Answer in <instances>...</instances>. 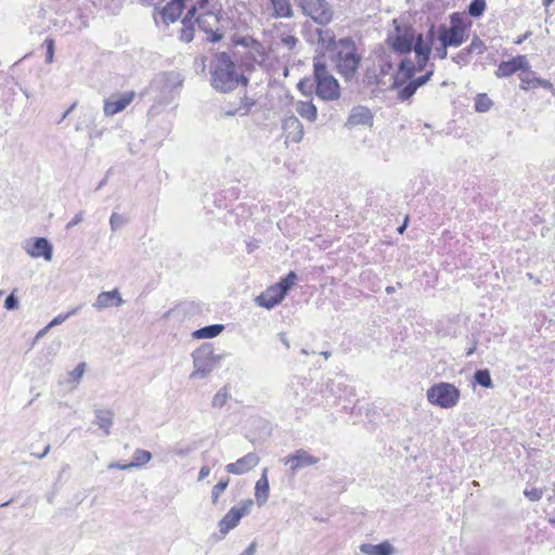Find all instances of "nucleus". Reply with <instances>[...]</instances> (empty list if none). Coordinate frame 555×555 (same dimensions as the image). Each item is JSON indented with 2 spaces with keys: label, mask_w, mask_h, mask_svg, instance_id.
<instances>
[{
  "label": "nucleus",
  "mask_w": 555,
  "mask_h": 555,
  "mask_svg": "<svg viewBox=\"0 0 555 555\" xmlns=\"http://www.w3.org/2000/svg\"><path fill=\"white\" fill-rule=\"evenodd\" d=\"M306 15L320 25L328 24L333 18V10L326 0H296Z\"/></svg>",
  "instance_id": "9d476101"
},
{
  "label": "nucleus",
  "mask_w": 555,
  "mask_h": 555,
  "mask_svg": "<svg viewBox=\"0 0 555 555\" xmlns=\"http://www.w3.org/2000/svg\"><path fill=\"white\" fill-rule=\"evenodd\" d=\"M85 371H86V363L81 362L70 372V376L73 377L74 380H78L82 377V375L85 374Z\"/></svg>",
  "instance_id": "09e8293b"
},
{
  "label": "nucleus",
  "mask_w": 555,
  "mask_h": 555,
  "mask_svg": "<svg viewBox=\"0 0 555 555\" xmlns=\"http://www.w3.org/2000/svg\"><path fill=\"white\" fill-rule=\"evenodd\" d=\"M185 1L186 0L167 1L163 8H159L163 21L166 24L175 23L182 14Z\"/></svg>",
  "instance_id": "412c9836"
},
{
  "label": "nucleus",
  "mask_w": 555,
  "mask_h": 555,
  "mask_svg": "<svg viewBox=\"0 0 555 555\" xmlns=\"http://www.w3.org/2000/svg\"><path fill=\"white\" fill-rule=\"evenodd\" d=\"M528 76H529V74H525V75L520 76L521 88L525 89V90H527L530 87H532V79H529Z\"/></svg>",
  "instance_id": "603ef678"
},
{
  "label": "nucleus",
  "mask_w": 555,
  "mask_h": 555,
  "mask_svg": "<svg viewBox=\"0 0 555 555\" xmlns=\"http://www.w3.org/2000/svg\"><path fill=\"white\" fill-rule=\"evenodd\" d=\"M135 96L134 91H128L122 94L112 95L104 102V114L106 116H114L120 112H122L130 103L133 101Z\"/></svg>",
  "instance_id": "2eb2a0df"
},
{
  "label": "nucleus",
  "mask_w": 555,
  "mask_h": 555,
  "mask_svg": "<svg viewBox=\"0 0 555 555\" xmlns=\"http://www.w3.org/2000/svg\"><path fill=\"white\" fill-rule=\"evenodd\" d=\"M372 120L373 116L367 107L357 106L352 109L351 114L349 115L347 124L350 126H365L371 125Z\"/></svg>",
  "instance_id": "5701e85b"
},
{
  "label": "nucleus",
  "mask_w": 555,
  "mask_h": 555,
  "mask_svg": "<svg viewBox=\"0 0 555 555\" xmlns=\"http://www.w3.org/2000/svg\"><path fill=\"white\" fill-rule=\"evenodd\" d=\"M279 337H280L281 343L288 349L291 346H289V341H288V339L286 337V334L285 333H280Z\"/></svg>",
  "instance_id": "680f3d73"
},
{
  "label": "nucleus",
  "mask_w": 555,
  "mask_h": 555,
  "mask_svg": "<svg viewBox=\"0 0 555 555\" xmlns=\"http://www.w3.org/2000/svg\"><path fill=\"white\" fill-rule=\"evenodd\" d=\"M124 300L118 292V289H113L109 292H102L98 295L93 307L96 309H104L112 306H121Z\"/></svg>",
  "instance_id": "4be33fe9"
},
{
  "label": "nucleus",
  "mask_w": 555,
  "mask_h": 555,
  "mask_svg": "<svg viewBox=\"0 0 555 555\" xmlns=\"http://www.w3.org/2000/svg\"><path fill=\"white\" fill-rule=\"evenodd\" d=\"M195 9H190L182 20V28L180 31V39L184 42H191L194 38V24Z\"/></svg>",
  "instance_id": "b1692460"
},
{
  "label": "nucleus",
  "mask_w": 555,
  "mask_h": 555,
  "mask_svg": "<svg viewBox=\"0 0 555 555\" xmlns=\"http://www.w3.org/2000/svg\"><path fill=\"white\" fill-rule=\"evenodd\" d=\"M211 87L221 93L235 90L238 85L247 87L249 79L235 64L227 52H218L214 55L210 65Z\"/></svg>",
  "instance_id": "f257e3e1"
},
{
  "label": "nucleus",
  "mask_w": 555,
  "mask_h": 555,
  "mask_svg": "<svg viewBox=\"0 0 555 555\" xmlns=\"http://www.w3.org/2000/svg\"><path fill=\"white\" fill-rule=\"evenodd\" d=\"M80 309V307H76L72 309L70 311L56 315L49 324L48 327L52 328L56 325L62 324L65 320H67L69 317L77 313V311Z\"/></svg>",
  "instance_id": "79ce46f5"
},
{
  "label": "nucleus",
  "mask_w": 555,
  "mask_h": 555,
  "mask_svg": "<svg viewBox=\"0 0 555 555\" xmlns=\"http://www.w3.org/2000/svg\"><path fill=\"white\" fill-rule=\"evenodd\" d=\"M284 298L285 295L281 292V289L273 285L268 287L266 292L259 295L256 298V301L260 307L272 309L273 307L279 305Z\"/></svg>",
  "instance_id": "aec40b11"
},
{
  "label": "nucleus",
  "mask_w": 555,
  "mask_h": 555,
  "mask_svg": "<svg viewBox=\"0 0 555 555\" xmlns=\"http://www.w3.org/2000/svg\"><path fill=\"white\" fill-rule=\"evenodd\" d=\"M76 102L72 104V106L63 114L61 121L64 120L73 112V109L76 107Z\"/></svg>",
  "instance_id": "0e129e2a"
},
{
  "label": "nucleus",
  "mask_w": 555,
  "mask_h": 555,
  "mask_svg": "<svg viewBox=\"0 0 555 555\" xmlns=\"http://www.w3.org/2000/svg\"><path fill=\"white\" fill-rule=\"evenodd\" d=\"M44 44L47 47L46 62L47 63H52L53 62V55H54V40L51 39V38H48V39L44 40Z\"/></svg>",
  "instance_id": "a18cd8bd"
},
{
  "label": "nucleus",
  "mask_w": 555,
  "mask_h": 555,
  "mask_svg": "<svg viewBox=\"0 0 555 555\" xmlns=\"http://www.w3.org/2000/svg\"><path fill=\"white\" fill-rule=\"evenodd\" d=\"M469 60L470 53L467 51V48H464L455 56H453V61L461 66L467 65Z\"/></svg>",
  "instance_id": "37998d69"
},
{
  "label": "nucleus",
  "mask_w": 555,
  "mask_h": 555,
  "mask_svg": "<svg viewBox=\"0 0 555 555\" xmlns=\"http://www.w3.org/2000/svg\"><path fill=\"white\" fill-rule=\"evenodd\" d=\"M223 330L224 326L222 324H211L196 330L193 332L192 336L196 339L214 338L217 337Z\"/></svg>",
  "instance_id": "c85d7f7f"
},
{
  "label": "nucleus",
  "mask_w": 555,
  "mask_h": 555,
  "mask_svg": "<svg viewBox=\"0 0 555 555\" xmlns=\"http://www.w3.org/2000/svg\"><path fill=\"white\" fill-rule=\"evenodd\" d=\"M361 56L357 52L354 41L349 38L338 40V50L335 55L337 73L346 80L350 81L356 76Z\"/></svg>",
  "instance_id": "39448f33"
},
{
  "label": "nucleus",
  "mask_w": 555,
  "mask_h": 555,
  "mask_svg": "<svg viewBox=\"0 0 555 555\" xmlns=\"http://www.w3.org/2000/svg\"><path fill=\"white\" fill-rule=\"evenodd\" d=\"M24 249L31 258L42 257L50 261L53 257V246L46 237H35L31 244L26 242Z\"/></svg>",
  "instance_id": "dca6fc26"
},
{
  "label": "nucleus",
  "mask_w": 555,
  "mask_h": 555,
  "mask_svg": "<svg viewBox=\"0 0 555 555\" xmlns=\"http://www.w3.org/2000/svg\"><path fill=\"white\" fill-rule=\"evenodd\" d=\"M18 307V299L14 295V293H11L4 300V308L7 310H14Z\"/></svg>",
  "instance_id": "49530a36"
},
{
  "label": "nucleus",
  "mask_w": 555,
  "mask_h": 555,
  "mask_svg": "<svg viewBox=\"0 0 555 555\" xmlns=\"http://www.w3.org/2000/svg\"><path fill=\"white\" fill-rule=\"evenodd\" d=\"M486 8V0H472L467 8V13L472 17L478 18L483 15Z\"/></svg>",
  "instance_id": "2f4dec72"
},
{
  "label": "nucleus",
  "mask_w": 555,
  "mask_h": 555,
  "mask_svg": "<svg viewBox=\"0 0 555 555\" xmlns=\"http://www.w3.org/2000/svg\"><path fill=\"white\" fill-rule=\"evenodd\" d=\"M296 280L297 274L291 271L284 279L276 283L275 286L279 287L281 292L286 296V294L292 288Z\"/></svg>",
  "instance_id": "72a5a7b5"
},
{
  "label": "nucleus",
  "mask_w": 555,
  "mask_h": 555,
  "mask_svg": "<svg viewBox=\"0 0 555 555\" xmlns=\"http://www.w3.org/2000/svg\"><path fill=\"white\" fill-rule=\"evenodd\" d=\"M524 494L525 496L532 501V502H535V501H539L541 498H542V494H543V491L541 489H538V488H532V489H526L524 491Z\"/></svg>",
  "instance_id": "c03bdc74"
},
{
  "label": "nucleus",
  "mask_w": 555,
  "mask_h": 555,
  "mask_svg": "<svg viewBox=\"0 0 555 555\" xmlns=\"http://www.w3.org/2000/svg\"><path fill=\"white\" fill-rule=\"evenodd\" d=\"M305 85H306V82L304 80L299 81V83H298V89L301 90L302 92H305L304 89H306Z\"/></svg>",
  "instance_id": "69168bd1"
},
{
  "label": "nucleus",
  "mask_w": 555,
  "mask_h": 555,
  "mask_svg": "<svg viewBox=\"0 0 555 555\" xmlns=\"http://www.w3.org/2000/svg\"><path fill=\"white\" fill-rule=\"evenodd\" d=\"M438 40L444 47H460L468 39V25L461 13L456 12L450 16V26L440 25L438 28Z\"/></svg>",
  "instance_id": "423d86ee"
},
{
  "label": "nucleus",
  "mask_w": 555,
  "mask_h": 555,
  "mask_svg": "<svg viewBox=\"0 0 555 555\" xmlns=\"http://www.w3.org/2000/svg\"><path fill=\"white\" fill-rule=\"evenodd\" d=\"M492 105V101L487 96V94H478L475 101V109L479 113H485L490 109Z\"/></svg>",
  "instance_id": "c9c22d12"
},
{
  "label": "nucleus",
  "mask_w": 555,
  "mask_h": 555,
  "mask_svg": "<svg viewBox=\"0 0 555 555\" xmlns=\"http://www.w3.org/2000/svg\"><path fill=\"white\" fill-rule=\"evenodd\" d=\"M254 105H255V102L253 100H250L247 96H244L241 100V106L235 111L228 112L227 115L233 116L235 114H238L241 116H246Z\"/></svg>",
  "instance_id": "f704fd0d"
},
{
  "label": "nucleus",
  "mask_w": 555,
  "mask_h": 555,
  "mask_svg": "<svg viewBox=\"0 0 555 555\" xmlns=\"http://www.w3.org/2000/svg\"><path fill=\"white\" fill-rule=\"evenodd\" d=\"M475 383L478 385L485 387V388H491L492 387V379L490 372L488 370H477L474 374Z\"/></svg>",
  "instance_id": "473e14b6"
},
{
  "label": "nucleus",
  "mask_w": 555,
  "mask_h": 555,
  "mask_svg": "<svg viewBox=\"0 0 555 555\" xmlns=\"http://www.w3.org/2000/svg\"><path fill=\"white\" fill-rule=\"evenodd\" d=\"M267 473H268V469L264 468L262 470L261 477L259 478V480L256 482V486H255V496H256L257 504L259 506H262L268 501V496H269V481H268Z\"/></svg>",
  "instance_id": "393cba45"
},
{
  "label": "nucleus",
  "mask_w": 555,
  "mask_h": 555,
  "mask_svg": "<svg viewBox=\"0 0 555 555\" xmlns=\"http://www.w3.org/2000/svg\"><path fill=\"white\" fill-rule=\"evenodd\" d=\"M50 327L44 326L43 328H41L37 335H36V339H40L41 337H43L48 332H49Z\"/></svg>",
  "instance_id": "e2e57ef3"
},
{
  "label": "nucleus",
  "mask_w": 555,
  "mask_h": 555,
  "mask_svg": "<svg viewBox=\"0 0 555 555\" xmlns=\"http://www.w3.org/2000/svg\"><path fill=\"white\" fill-rule=\"evenodd\" d=\"M151 459H152V453L150 451L137 449L133 452V459L130 463H128V466H132V468L141 467V466L145 465L146 463H149L151 461Z\"/></svg>",
  "instance_id": "7c9ffc66"
},
{
  "label": "nucleus",
  "mask_w": 555,
  "mask_h": 555,
  "mask_svg": "<svg viewBox=\"0 0 555 555\" xmlns=\"http://www.w3.org/2000/svg\"><path fill=\"white\" fill-rule=\"evenodd\" d=\"M319 457L313 456L305 449H298L294 453L281 459V462L289 466L293 476L304 467L312 466L319 463Z\"/></svg>",
  "instance_id": "ddd939ff"
},
{
  "label": "nucleus",
  "mask_w": 555,
  "mask_h": 555,
  "mask_svg": "<svg viewBox=\"0 0 555 555\" xmlns=\"http://www.w3.org/2000/svg\"><path fill=\"white\" fill-rule=\"evenodd\" d=\"M127 222V219L117 212H113L109 218V225L112 231H117L118 229L122 228Z\"/></svg>",
  "instance_id": "ea45409f"
},
{
  "label": "nucleus",
  "mask_w": 555,
  "mask_h": 555,
  "mask_svg": "<svg viewBox=\"0 0 555 555\" xmlns=\"http://www.w3.org/2000/svg\"><path fill=\"white\" fill-rule=\"evenodd\" d=\"M321 354L325 358V359H328L331 357V352L330 351H323L321 352Z\"/></svg>",
  "instance_id": "774afa93"
},
{
  "label": "nucleus",
  "mask_w": 555,
  "mask_h": 555,
  "mask_svg": "<svg viewBox=\"0 0 555 555\" xmlns=\"http://www.w3.org/2000/svg\"><path fill=\"white\" fill-rule=\"evenodd\" d=\"M253 505L254 501L247 499L231 507L218 522L220 534L225 537L230 530L234 529L240 524L242 517L250 513Z\"/></svg>",
  "instance_id": "9b49d317"
},
{
  "label": "nucleus",
  "mask_w": 555,
  "mask_h": 555,
  "mask_svg": "<svg viewBox=\"0 0 555 555\" xmlns=\"http://www.w3.org/2000/svg\"><path fill=\"white\" fill-rule=\"evenodd\" d=\"M529 67L527 57L525 55H518L516 57L511 59L509 61L501 62L495 75L498 77H508L516 73L517 70H524Z\"/></svg>",
  "instance_id": "a211bd4d"
},
{
  "label": "nucleus",
  "mask_w": 555,
  "mask_h": 555,
  "mask_svg": "<svg viewBox=\"0 0 555 555\" xmlns=\"http://www.w3.org/2000/svg\"><path fill=\"white\" fill-rule=\"evenodd\" d=\"M195 9V22L198 28L206 34L208 42H219L223 39L229 28V18L223 15L222 5L218 0H197Z\"/></svg>",
  "instance_id": "f03ea898"
},
{
  "label": "nucleus",
  "mask_w": 555,
  "mask_h": 555,
  "mask_svg": "<svg viewBox=\"0 0 555 555\" xmlns=\"http://www.w3.org/2000/svg\"><path fill=\"white\" fill-rule=\"evenodd\" d=\"M194 371L191 378H205L219 363L221 357L214 354L211 344L205 343L192 352Z\"/></svg>",
  "instance_id": "0eeeda50"
},
{
  "label": "nucleus",
  "mask_w": 555,
  "mask_h": 555,
  "mask_svg": "<svg viewBox=\"0 0 555 555\" xmlns=\"http://www.w3.org/2000/svg\"><path fill=\"white\" fill-rule=\"evenodd\" d=\"M276 17H291L293 16L292 5L289 0H270Z\"/></svg>",
  "instance_id": "c756f323"
},
{
  "label": "nucleus",
  "mask_w": 555,
  "mask_h": 555,
  "mask_svg": "<svg viewBox=\"0 0 555 555\" xmlns=\"http://www.w3.org/2000/svg\"><path fill=\"white\" fill-rule=\"evenodd\" d=\"M296 112L305 119L314 121L318 116L317 106L311 101H298L296 103Z\"/></svg>",
  "instance_id": "cd10ccee"
},
{
  "label": "nucleus",
  "mask_w": 555,
  "mask_h": 555,
  "mask_svg": "<svg viewBox=\"0 0 555 555\" xmlns=\"http://www.w3.org/2000/svg\"><path fill=\"white\" fill-rule=\"evenodd\" d=\"M259 461V456L255 452H250L236 462L227 464L224 468L229 474L243 475L256 467Z\"/></svg>",
  "instance_id": "f3484780"
},
{
  "label": "nucleus",
  "mask_w": 555,
  "mask_h": 555,
  "mask_svg": "<svg viewBox=\"0 0 555 555\" xmlns=\"http://www.w3.org/2000/svg\"><path fill=\"white\" fill-rule=\"evenodd\" d=\"M83 220V212L79 211L76 216L67 223L66 228L70 229Z\"/></svg>",
  "instance_id": "3c124183"
},
{
  "label": "nucleus",
  "mask_w": 555,
  "mask_h": 555,
  "mask_svg": "<svg viewBox=\"0 0 555 555\" xmlns=\"http://www.w3.org/2000/svg\"><path fill=\"white\" fill-rule=\"evenodd\" d=\"M467 48V51L473 54H482L486 50V46L483 43V41L481 39H479L478 37H475L470 44Z\"/></svg>",
  "instance_id": "58836bf2"
},
{
  "label": "nucleus",
  "mask_w": 555,
  "mask_h": 555,
  "mask_svg": "<svg viewBox=\"0 0 555 555\" xmlns=\"http://www.w3.org/2000/svg\"><path fill=\"white\" fill-rule=\"evenodd\" d=\"M416 38V62H413L411 57H403L400 61V70L406 78H412L417 72L425 69L436 39L435 26H430L426 36L417 34Z\"/></svg>",
  "instance_id": "7ed1b4c3"
},
{
  "label": "nucleus",
  "mask_w": 555,
  "mask_h": 555,
  "mask_svg": "<svg viewBox=\"0 0 555 555\" xmlns=\"http://www.w3.org/2000/svg\"><path fill=\"white\" fill-rule=\"evenodd\" d=\"M538 86L544 87V88H551L552 83L547 80H543L540 78L532 79V88H535Z\"/></svg>",
  "instance_id": "864d4df0"
},
{
  "label": "nucleus",
  "mask_w": 555,
  "mask_h": 555,
  "mask_svg": "<svg viewBox=\"0 0 555 555\" xmlns=\"http://www.w3.org/2000/svg\"><path fill=\"white\" fill-rule=\"evenodd\" d=\"M386 292H387V294H392L395 292V287L388 286V287H386Z\"/></svg>",
  "instance_id": "338daca9"
},
{
  "label": "nucleus",
  "mask_w": 555,
  "mask_h": 555,
  "mask_svg": "<svg viewBox=\"0 0 555 555\" xmlns=\"http://www.w3.org/2000/svg\"><path fill=\"white\" fill-rule=\"evenodd\" d=\"M313 76L315 81V94L324 101H335L340 96L338 80L330 73L325 60L322 56L313 59Z\"/></svg>",
  "instance_id": "20e7f679"
},
{
  "label": "nucleus",
  "mask_w": 555,
  "mask_h": 555,
  "mask_svg": "<svg viewBox=\"0 0 555 555\" xmlns=\"http://www.w3.org/2000/svg\"><path fill=\"white\" fill-rule=\"evenodd\" d=\"M416 39L413 28L402 30L396 26V33L388 36L387 44L395 53L410 57L412 51L416 53Z\"/></svg>",
  "instance_id": "1a4fd4ad"
},
{
  "label": "nucleus",
  "mask_w": 555,
  "mask_h": 555,
  "mask_svg": "<svg viewBox=\"0 0 555 555\" xmlns=\"http://www.w3.org/2000/svg\"><path fill=\"white\" fill-rule=\"evenodd\" d=\"M433 75H434V72L429 70L421 77H417V78L413 77V80L415 81L416 86L420 88V87L426 85L430 80Z\"/></svg>",
  "instance_id": "8fccbe9b"
},
{
  "label": "nucleus",
  "mask_w": 555,
  "mask_h": 555,
  "mask_svg": "<svg viewBox=\"0 0 555 555\" xmlns=\"http://www.w3.org/2000/svg\"><path fill=\"white\" fill-rule=\"evenodd\" d=\"M210 474V468L207 465L202 466L199 473H198V481L204 480L206 477H208Z\"/></svg>",
  "instance_id": "5fc2aeb1"
},
{
  "label": "nucleus",
  "mask_w": 555,
  "mask_h": 555,
  "mask_svg": "<svg viewBox=\"0 0 555 555\" xmlns=\"http://www.w3.org/2000/svg\"><path fill=\"white\" fill-rule=\"evenodd\" d=\"M49 452H50V444H47L43 452L33 453V455L36 456L37 459H43L48 455Z\"/></svg>",
  "instance_id": "052dcab7"
},
{
  "label": "nucleus",
  "mask_w": 555,
  "mask_h": 555,
  "mask_svg": "<svg viewBox=\"0 0 555 555\" xmlns=\"http://www.w3.org/2000/svg\"><path fill=\"white\" fill-rule=\"evenodd\" d=\"M449 47H444L443 43H440V47L436 49L437 55L439 59H446L448 55V49Z\"/></svg>",
  "instance_id": "13d9d810"
},
{
  "label": "nucleus",
  "mask_w": 555,
  "mask_h": 555,
  "mask_svg": "<svg viewBox=\"0 0 555 555\" xmlns=\"http://www.w3.org/2000/svg\"><path fill=\"white\" fill-rule=\"evenodd\" d=\"M282 127L286 133V138L292 142L299 143L302 140L304 127L296 116L291 115L285 117Z\"/></svg>",
  "instance_id": "6ab92c4d"
},
{
  "label": "nucleus",
  "mask_w": 555,
  "mask_h": 555,
  "mask_svg": "<svg viewBox=\"0 0 555 555\" xmlns=\"http://www.w3.org/2000/svg\"><path fill=\"white\" fill-rule=\"evenodd\" d=\"M427 400L439 408L450 409L457 404L460 390L450 383H438L427 390Z\"/></svg>",
  "instance_id": "6e6552de"
},
{
  "label": "nucleus",
  "mask_w": 555,
  "mask_h": 555,
  "mask_svg": "<svg viewBox=\"0 0 555 555\" xmlns=\"http://www.w3.org/2000/svg\"><path fill=\"white\" fill-rule=\"evenodd\" d=\"M392 89L398 90V99L400 101H406L411 99L418 87L416 86L415 81L412 78H406L400 70V64L398 65V73L396 77L393 78V82L391 85Z\"/></svg>",
  "instance_id": "4468645a"
},
{
  "label": "nucleus",
  "mask_w": 555,
  "mask_h": 555,
  "mask_svg": "<svg viewBox=\"0 0 555 555\" xmlns=\"http://www.w3.org/2000/svg\"><path fill=\"white\" fill-rule=\"evenodd\" d=\"M229 486V478L221 479L217 485L214 486L211 490V502L216 504L222 494V492L228 488Z\"/></svg>",
  "instance_id": "e433bc0d"
},
{
  "label": "nucleus",
  "mask_w": 555,
  "mask_h": 555,
  "mask_svg": "<svg viewBox=\"0 0 555 555\" xmlns=\"http://www.w3.org/2000/svg\"><path fill=\"white\" fill-rule=\"evenodd\" d=\"M360 550L367 555H391L395 552L393 546L389 542H383L379 544H362Z\"/></svg>",
  "instance_id": "bb28decb"
},
{
  "label": "nucleus",
  "mask_w": 555,
  "mask_h": 555,
  "mask_svg": "<svg viewBox=\"0 0 555 555\" xmlns=\"http://www.w3.org/2000/svg\"><path fill=\"white\" fill-rule=\"evenodd\" d=\"M251 43H255V40L250 37H243L236 41V44L243 46V47H250Z\"/></svg>",
  "instance_id": "6e6d98bb"
},
{
  "label": "nucleus",
  "mask_w": 555,
  "mask_h": 555,
  "mask_svg": "<svg viewBox=\"0 0 555 555\" xmlns=\"http://www.w3.org/2000/svg\"><path fill=\"white\" fill-rule=\"evenodd\" d=\"M363 82L367 86L379 85V77L375 68L366 69L363 76Z\"/></svg>",
  "instance_id": "a19ab883"
},
{
  "label": "nucleus",
  "mask_w": 555,
  "mask_h": 555,
  "mask_svg": "<svg viewBox=\"0 0 555 555\" xmlns=\"http://www.w3.org/2000/svg\"><path fill=\"white\" fill-rule=\"evenodd\" d=\"M281 41L288 50H292L297 44L298 39L293 35H285L281 38Z\"/></svg>",
  "instance_id": "de8ad7c7"
},
{
  "label": "nucleus",
  "mask_w": 555,
  "mask_h": 555,
  "mask_svg": "<svg viewBox=\"0 0 555 555\" xmlns=\"http://www.w3.org/2000/svg\"><path fill=\"white\" fill-rule=\"evenodd\" d=\"M228 399H229V392L225 387H222L214 396L211 404L214 408H222L227 403Z\"/></svg>",
  "instance_id": "4c0bfd02"
},
{
  "label": "nucleus",
  "mask_w": 555,
  "mask_h": 555,
  "mask_svg": "<svg viewBox=\"0 0 555 555\" xmlns=\"http://www.w3.org/2000/svg\"><path fill=\"white\" fill-rule=\"evenodd\" d=\"M114 421V413L111 410H95V418L93 421L101 429H103L105 436L111 434V427Z\"/></svg>",
  "instance_id": "a878e982"
},
{
  "label": "nucleus",
  "mask_w": 555,
  "mask_h": 555,
  "mask_svg": "<svg viewBox=\"0 0 555 555\" xmlns=\"http://www.w3.org/2000/svg\"><path fill=\"white\" fill-rule=\"evenodd\" d=\"M107 468L108 469H121V470H125V469L132 468V466H128V464L111 463V464H108Z\"/></svg>",
  "instance_id": "4d7b16f0"
},
{
  "label": "nucleus",
  "mask_w": 555,
  "mask_h": 555,
  "mask_svg": "<svg viewBox=\"0 0 555 555\" xmlns=\"http://www.w3.org/2000/svg\"><path fill=\"white\" fill-rule=\"evenodd\" d=\"M324 26L317 27L311 31L312 41L315 42L319 52L317 56H322V60H324L325 52L338 50V41H336L334 30Z\"/></svg>",
  "instance_id": "f8f14e48"
},
{
  "label": "nucleus",
  "mask_w": 555,
  "mask_h": 555,
  "mask_svg": "<svg viewBox=\"0 0 555 555\" xmlns=\"http://www.w3.org/2000/svg\"><path fill=\"white\" fill-rule=\"evenodd\" d=\"M256 553V543L253 542L249 544V546L244 551L242 552L240 555H255Z\"/></svg>",
  "instance_id": "bf43d9fd"
}]
</instances>
